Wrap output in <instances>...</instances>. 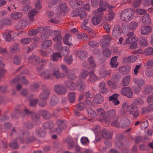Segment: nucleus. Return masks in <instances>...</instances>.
<instances>
[{
    "label": "nucleus",
    "instance_id": "f257e3e1",
    "mask_svg": "<svg viewBox=\"0 0 153 153\" xmlns=\"http://www.w3.org/2000/svg\"><path fill=\"white\" fill-rule=\"evenodd\" d=\"M39 31L43 34V36L45 38H47L51 34L55 35L57 34L53 38V40L57 41L58 43L59 46H57V48L58 50H60L62 49V43L60 41L62 40V37L60 34L59 33L58 30L53 31L49 29V27H41L38 28Z\"/></svg>",
    "mask_w": 153,
    "mask_h": 153
},
{
    "label": "nucleus",
    "instance_id": "f03ea898",
    "mask_svg": "<svg viewBox=\"0 0 153 153\" xmlns=\"http://www.w3.org/2000/svg\"><path fill=\"white\" fill-rule=\"evenodd\" d=\"M122 107V111L125 115L129 114L131 115L133 113L138 111L137 105L134 104L129 105L127 103L125 102L123 103Z\"/></svg>",
    "mask_w": 153,
    "mask_h": 153
},
{
    "label": "nucleus",
    "instance_id": "7ed1b4c3",
    "mask_svg": "<svg viewBox=\"0 0 153 153\" xmlns=\"http://www.w3.org/2000/svg\"><path fill=\"white\" fill-rule=\"evenodd\" d=\"M134 12L131 9H127L123 10L121 13L120 17L123 21L128 22L131 20L133 18Z\"/></svg>",
    "mask_w": 153,
    "mask_h": 153
},
{
    "label": "nucleus",
    "instance_id": "20e7f679",
    "mask_svg": "<svg viewBox=\"0 0 153 153\" xmlns=\"http://www.w3.org/2000/svg\"><path fill=\"white\" fill-rule=\"evenodd\" d=\"M111 9L113 7L109 5V4L105 1L101 0L100 3V7L97 10L94 11V14H97V13H102V11H105L107 8Z\"/></svg>",
    "mask_w": 153,
    "mask_h": 153
},
{
    "label": "nucleus",
    "instance_id": "39448f33",
    "mask_svg": "<svg viewBox=\"0 0 153 153\" xmlns=\"http://www.w3.org/2000/svg\"><path fill=\"white\" fill-rule=\"evenodd\" d=\"M111 39V36L109 35H103L102 39L100 41V44L102 48H104L108 47Z\"/></svg>",
    "mask_w": 153,
    "mask_h": 153
},
{
    "label": "nucleus",
    "instance_id": "423d86ee",
    "mask_svg": "<svg viewBox=\"0 0 153 153\" xmlns=\"http://www.w3.org/2000/svg\"><path fill=\"white\" fill-rule=\"evenodd\" d=\"M44 75H44V77L45 79H48L52 78L53 75H54L57 78H59L60 77L62 78L65 76L64 75L63 76L62 75H61L59 71L58 70L55 68L53 69L51 74H49V75L47 76L46 74H43L41 75L42 76Z\"/></svg>",
    "mask_w": 153,
    "mask_h": 153
},
{
    "label": "nucleus",
    "instance_id": "0eeeda50",
    "mask_svg": "<svg viewBox=\"0 0 153 153\" xmlns=\"http://www.w3.org/2000/svg\"><path fill=\"white\" fill-rule=\"evenodd\" d=\"M73 16H79L81 18L85 17L87 14L86 12L83 10L82 8L79 7L74 11L72 14Z\"/></svg>",
    "mask_w": 153,
    "mask_h": 153
},
{
    "label": "nucleus",
    "instance_id": "6e6552de",
    "mask_svg": "<svg viewBox=\"0 0 153 153\" xmlns=\"http://www.w3.org/2000/svg\"><path fill=\"white\" fill-rule=\"evenodd\" d=\"M127 36L128 37L126 40L127 44H130L133 42H135L137 41V38L134 35V32H129L127 34Z\"/></svg>",
    "mask_w": 153,
    "mask_h": 153
},
{
    "label": "nucleus",
    "instance_id": "1a4fd4ad",
    "mask_svg": "<svg viewBox=\"0 0 153 153\" xmlns=\"http://www.w3.org/2000/svg\"><path fill=\"white\" fill-rule=\"evenodd\" d=\"M121 94L128 97L131 98L132 97L133 92L131 88L129 87H123L120 91Z\"/></svg>",
    "mask_w": 153,
    "mask_h": 153
},
{
    "label": "nucleus",
    "instance_id": "9d476101",
    "mask_svg": "<svg viewBox=\"0 0 153 153\" xmlns=\"http://www.w3.org/2000/svg\"><path fill=\"white\" fill-rule=\"evenodd\" d=\"M99 14L94 16L91 19V22L94 25H98L102 21L103 14L102 13Z\"/></svg>",
    "mask_w": 153,
    "mask_h": 153
},
{
    "label": "nucleus",
    "instance_id": "9b49d317",
    "mask_svg": "<svg viewBox=\"0 0 153 153\" xmlns=\"http://www.w3.org/2000/svg\"><path fill=\"white\" fill-rule=\"evenodd\" d=\"M14 35V32L10 30H7L3 34L6 40L8 41H10L13 39Z\"/></svg>",
    "mask_w": 153,
    "mask_h": 153
},
{
    "label": "nucleus",
    "instance_id": "f8f14e48",
    "mask_svg": "<svg viewBox=\"0 0 153 153\" xmlns=\"http://www.w3.org/2000/svg\"><path fill=\"white\" fill-rule=\"evenodd\" d=\"M54 90L57 94L61 95L64 94L67 92L65 87L59 85H56L55 86Z\"/></svg>",
    "mask_w": 153,
    "mask_h": 153
},
{
    "label": "nucleus",
    "instance_id": "ddd939ff",
    "mask_svg": "<svg viewBox=\"0 0 153 153\" xmlns=\"http://www.w3.org/2000/svg\"><path fill=\"white\" fill-rule=\"evenodd\" d=\"M121 32L120 26L119 25H117L114 27L112 35L114 36L118 37L120 36Z\"/></svg>",
    "mask_w": 153,
    "mask_h": 153
},
{
    "label": "nucleus",
    "instance_id": "4468645a",
    "mask_svg": "<svg viewBox=\"0 0 153 153\" xmlns=\"http://www.w3.org/2000/svg\"><path fill=\"white\" fill-rule=\"evenodd\" d=\"M87 110L89 116L91 118H92V119H89L88 120L91 122H94L95 120L94 118H95L97 117V114L96 112L94 110L91 108H87Z\"/></svg>",
    "mask_w": 153,
    "mask_h": 153
},
{
    "label": "nucleus",
    "instance_id": "2eb2a0df",
    "mask_svg": "<svg viewBox=\"0 0 153 153\" xmlns=\"http://www.w3.org/2000/svg\"><path fill=\"white\" fill-rule=\"evenodd\" d=\"M97 113L98 115L100 117H102L103 118L101 119H97L98 120L101 122V123H106L105 119H104V116L105 113V111L102 108H99L97 110Z\"/></svg>",
    "mask_w": 153,
    "mask_h": 153
},
{
    "label": "nucleus",
    "instance_id": "dca6fc26",
    "mask_svg": "<svg viewBox=\"0 0 153 153\" xmlns=\"http://www.w3.org/2000/svg\"><path fill=\"white\" fill-rule=\"evenodd\" d=\"M137 59L136 56L131 55L127 57H124L123 59V62L124 63H131L135 62Z\"/></svg>",
    "mask_w": 153,
    "mask_h": 153
},
{
    "label": "nucleus",
    "instance_id": "f3484780",
    "mask_svg": "<svg viewBox=\"0 0 153 153\" xmlns=\"http://www.w3.org/2000/svg\"><path fill=\"white\" fill-rule=\"evenodd\" d=\"M152 30L151 27L147 26H142L141 28V33L144 35H147Z\"/></svg>",
    "mask_w": 153,
    "mask_h": 153
},
{
    "label": "nucleus",
    "instance_id": "a211bd4d",
    "mask_svg": "<svg viewBox=\"0 0 153 153\" xmlns=\"http://www.w3.org/2000/svg\"><path fill=\"white\" fill-rule=\"evenodd\" d=\"M131 68L128 66H122L119 68V71L123 74H126L129 72Z\"/></svg>",
    "mask_w": 153,
    "mask_h": 153
},
{
    "label": "nucleus",
    "instance_id": "6ab92c4d",
    "mask_svg": "<svg viewBox=\"0 0 153 153\" xmlns=\"http://www.w3.org/2000/svg\"><path fill=\"white\" fill-rule=\"evenodd\" d=\"M102 135L105 139H110L112 137V134L107 129H104L102 131Z\"/></svg>",
    "mask_w": 153,
    "mask_h": 153
},
{
    "label": "nucleus",
    "instance_id": "aec40b11",
    "mask_svg": "<svg viewBox=\"0 0 153 153\" xmlns=\"http://www.w3.org/2000/svg\"><path fill=\"white\" fill-rule=\"evenodd\" d=\"M37 10L35 9H33L30 11L28 13L29 19L31 21H33L34 20V16L37 15Z\"/></svg>",
    "mask_w": 153,
    "mask_h": 153
},
{
    "label": "nucleus",
    "instance_id": "412c9836",
    "mask_svg": "<svg viewBox=\"0 0 153 153\" xmlns=\"http://www.w3.org/2000/svg\"><path fill=\"white\" fill-rule=\"evenodd\" d=\"M142 22L145 24H149L151 22V19L149 15L146 14L142 18Z\"/></svg>",
    "mask_w": 153,
    "mask_h": 153
},
{
    "label": "nucleus",
    "instance_id": "4be33fe9",
    "mask_svg": "<svg viewBox=\"0 0 153 153\" xmlns=\"http://www.w3.org/2000/svg\"><path fill=\"white\" fill-rule=\"evenodd\" d=\"M138 25V23L135 21H132L130 22L128 26V28L129 30H135Z\"/></svg>",
    "mask_w": 153,
    "mask_h": 153
},
{
    "label": "nucleus",
    "instance_id": "5701e85b",
    "mask_svg": "<svg viewBox=\"0 0 153 153\" xmlns=\"http://www.w3.org/2000/svg\"><path fill=\"white\" fill-rule=\"evenodd\" d=\"M100 92L102 93H105L108 92V90L106 87L104 82H101L100 85Z\"/></svg>",
    "mask_w": 153,
    "mask_h": 153
},
{
    "label": "nucleus",
    "instance_id": "b1692460",
    "mask_svg": "<svg viewBox=\"0 0 153 153\" xmlns=\"http://www.w3.org/2000/svg\"><path fill=\"white\" fill-rule=\"evenodd\" d=\"M76 54L81 59L83 60L86 59V53L85 51L81 50L78 51L76 52Z\"/></svg>",
    "mask_w": 153,
    "mask_h": 153
},
{
    "label": "nucleus",
    "instance_id": "393cba45",
    "mask_svg": "<svg viewBox=\"0 0 153 153\" xmlns=\"http://www.w3.org/2000/svg\"><path fill=\"white\" fill-rule=\"evenodd\" d=\"M42 43L41 48L43 49H46L52 45V42L50 40L44 41Z\"/></svg>",
    "mask_w": 153,
    "mask_h": 153
},
{
    "label": "nucleus",
    "instance_id": "a878e982",
    "mask_svg": "<svg viewBox=\"0 0 153 153\" xmlns=\"http://www.w3.org/2000/svg\"><path fill=\"white\" fill-rule=\"evenodd\" d=\"M117 56H114L111 59L110 64L112 68H116L119 64V63L117 62Z\"/></svg>",
    "mask_w": 153,
    "mask_h": 153
},
{
    "label": "nucleus",
    "instance_id": "bb28decb",
    "mask_svg": "<svg viewBox=\"0 0 153 153\" xmlns=\"http://www.w3.org/2000/svg\"><path fill=\"white\" fill-rule=\"evenodd\" d=\"M11 17L14 20H17L22 17V15L20 13L15 12L11 14Z\"/></svg>",
    "mask_w": 153,
    "mask_h": 153
},
{
    "label": "nucleus",
    "instance_id": "cd10ccee",
    "mask_svg": "<svg viewBox=\"0 0 153 153\" xmlns=\"http://www.w3.org/2000/svg\"><path fill=\"white\" fill-rule=\"evenodd\" d=\"M130 80V76L128 75L125 76L123 78L122 82L123 86H127L129 84Z\"/></svg>",
    "mask_w": 153,
    "mask_h": 153
},
{
    "label": "nucleus",
    "instance_id": "c85d7f7f",
    "mask_svg": "<svg viewBox=\"0 0 153 153\" xmlns=\"http://www.w3.org/2000/svg\"><path fill=\"white\" fill-rule=\"evenodd\" d=\"M31 41V39L30 37L23 38L21 39L20 41L22 44L23 45H28Z\"/></svg>",
    "mask_w": 153,
    "mask_h": 153
},
{
    "label": "nucleus",
    "instance_id": "c756f323",
    "mask_svg": "<svg viewBox=\"0 0 153 153\" xmlns=\"http://www.w3.org/2000/svg\"><path fill=\"white\" fill-rule=\"evenodd\" d=\"M26 24V22L22 20L20 21L15 25V27L17 30H19L24 27Z\"/></svg>",
    "mask_w": 153,
    "mask_h": 153
},
{
    "label": "nucleus",
    "instance_id": "7c9ffc66",
    "mask_svg": "<svg viewBox=\"0 0 153 153\" xmlns=\"http://www.w3.org/2000/svg\"><path fill=\"white\" fill-rule=\"evenodd\" d=\"M77 37L79 39H82L84 41H86L88 39L87 34L85 33H81L77 34Z\"/></svg>",
    "mask_w": 153,
    "mask_h": 153
},
{
    "label": "nucleus",
    "instance_id": "2f4dec72",
    "mask_svg": "<svg viewBox=\"0 0 153 153\" xmlns=\"http://www.w3.org/2000/svg\"><path fill=\"white\" fill-rule=\"evenodd\" d=\"M56 123L58 126V128L56 129V131L58 133H60L62 131L61 127L64 125L63 121L62 120H58L56 122Z\"/></svg>",
    "mask_w": 153,
    "mask_h": 153
},
{
    "label": "nucleus",
    "instance_id": "473e14b6",
    "mask_svg": "<svg viewBox=\"0 0 153 153\" xmlns=\"http://www.w3.org/2000/svg\"><path fill=\"white\" fill-rule=\"evenodd\" d=\"M11 19L9 18L4 19L0 22L1 24L3 25H7L11 23Z\"/></svg>",
    "mask_w": 153,
    "mask_h": 153
},
{
    "label": "nucleus",
    "instance_id": "72a5a7b5",
    "mask_svg": "<svg viewBox=\"0 0 153 153\" xmlns=\"http://www.w3.org/2000/svg\"><path fill=\"white\" fill-rule=\"evenodd\" d=\"M144 53L147 56L151 55L153 54V48L148 47L144 51Z\"/></svg>",
    "mask_w": 153,
    "mask_h": 153
},
{
    "label": "nucleus",
    "instance_id": "f704fd0d",
    "mask_svg": "<svg viewBox=\"0 0 153 153\" xmlns=\"http://www.w3.org/2000/svg\"><path fill=\"white\" fill-rule=\"evenodd\" d=\"M52 60L54 61H56L62 57V56L59 53H53L51 56Z\"/></svg>",
    "mask_w": 153,
    "mask_h": 153
},
{
    "label": "nucleus",
    "instance_id": "c9c22d12",
    "mask_svg": "<svg viewBox=\"0 0 153 153\" xmlns=\"http://www.w3.org/2000/svg\"><path fill=\"white\" fill-rule=\"evenodd\" d=\"M95 98V100L98 104L101 103L104 100L102 96L99 94H96Z\"/></svg>",
    "mask_w": 153,
    "mask_h": 153
},
{
    "label": "nucleus",
    "instance_id": "e433bc0d",
    "mask_svg": "<svg viewBox=\"0 0 153 153\" xmlns=\"http://www.w3.org/2000/svg\"><path fill=\"white\" fill-rule=\"evenodd\" d=\"M49 94L48 90L44 91L40 96V97L43 99H45L48 98Z\"/></svg>",
    "mask_w": 153,
    "mask_h": 153
},
{
    "label": "nucleus",
    "instance_id": "4c0bfd02",
    "mask_svg": "<svg viewBox=\"0 0 153 153\" xmlns=\"http://www.w3.org/2000/svg\"><path fill=\"white\" fill-rule=\"evenodd\" d=\"M88 73L87 71H82L79 76L80 80L85 79L88 75Z\"/></svg>",
    "mask_w": 153,
    "mask_h": 153
},
{
    "label": "nucleus",
    "instance_id": "58836bf2",
    "mask_svg": "<svg viewBox=\"0 0 153 153\" xmlns=\"http://www.w3.org/2000/svg\"><path fill=\"white\" fill-rule=\"evenodd\" d=\"M89 76L90 81L91 82H93L97 80V77L94 74V72L93 71L90 72Z\"/></svg>",
    "mask_w": 153,
    "mask_h": 153
},
{
    "label": "nucleus",
    "instance_id": "ea45409f",
    "mask_svg": "<svg viewBox=\"0 0 153 153\" xmlns=\"http://www.w3.org/2000/svg\"><path fill=\"white\" fill-rule=\"evenodd\" d=\"M68 100L70 102H73L75 99V93L72 92L68 94Z\"/></svg>",
    "mask_w": 153,
    "mask_h": 153
},
{
    "label": "nucleus",
    "instance_id": "a19ab883",
    "mask_svg": "<svg viewBox=\"0 0 153 153\" xmlns=\"http://www.w3.org/2000/svg\"><path fill=\"white\" fill-rule=\"evenodd\" d=\"M88 61L89 63V64L92 68L95 67L96 65L94 62V58L91 56L88 59Z\"/></svg>",
    "mask_w": 153,
    "mask_h": 153
},
{
    "label": "nucleus",
    "instance_id": "79ce46f5",
    "mask_svg": "<svg viewBox=\"0 0 153 153\" xmlns=\"http://www.w3.org/2000/svg\"><path fill=\"white\" fill-rule=\"evenodd\" d=\"M86 106L83 103H79L76 105V108L79 111H82L85 108Z\"/></svg>",
    "mask_w": 153,
    "mask_h": 153
},
{
    "label": "nucleus",
    "instance_id": "37998d69",
    "mask_svg": "<svg viewBox=\"0 0 153 153\" xmlns=\"http://www.w3.org/2000/svg\"><path fill=\"white\" fill-rule=\"evenodd\" d=\"M28 62H33L39 61V59L37 56L33 55L30 57L28 58Z\"/></svg>",
    "mask_w": 153,
    "mask_h": 153
},
{
    "label": "nucleus",
    "instance_id": "c03bdc74",
    "mask_svg": "<svg viewBox=\"0 0 153 153\" xmlns=\"http://www.w3.org/2000/svg\"><path fill=\"white\" fill-rule=\"evenodd\" d=\"M134 82L137 84L138 86L143 85L145 83L144 81L141 79H135L134 80Z\"/></svg>",
    "mask_w": 153,
    "mask_h": 153
},
{
    "label": "nucleus",
    "instance_id": "a18cd8bd",
    "mask_svg": "<svg viewBox=\"0 0 153 153\" xmlns=\"http://www.w3.org/2000/svg\"><path fill=\"white\" fill-rule=\"evenodd\" d=\"M38 33V30L37 29H32L29 31L27 34L29 36H32L36 35Z\"/></svg>",
    "mask_w": 153,
    "mask_h": 153
},
{
    "label": "nucleus",
    "instance_id": "49530a36",
    "mask_svg": "<svg viewBox=\"0 0 153 153\" xmlns=\"http://www.w3.org/2000/svg\"><path fill=\"white\" fill-rule=\"evenodd\" d=\"M64 60L67 63L71 64L73 61L72 56L70 55L65 56L64 58Z\"/></svg>",
    "mask_w": 153,
    "mask_h": 153
},
{
    "label": "nucleus",
    "instance_id": "de8ad7c7",
    "mask_svg": "<svg viewBox=\"0 0 153 153\" xmlns=\"http://www.w3.org/2000/svg\"><path fill=\"white\" fill-rule=\"evenodd\" d=\"M81 28L82 29L84 30H87V32L89 33H91L92 30L89 27L86 26L85 24H82L81 26Z\"/></svg>",
    "mask_w": 153,
    "mask_h": 153
},
{
    "label": "nucleus",
    "instance_id": "09e8293b",
    "mask_svg": "<svg viewBox=\"0 0 153 153\" xmlns=\"http://www.w3.org/2000/svg\"><path fill=\"white\" fill-rule=\"evenodd\" d=\"M81 143L84 145H87L89 143V140L87 137H83L81 139Z\"/></svg>",
    "mask_w": 153,
    "mask_h": 153
},
{
    "label": "nucleus",
    "instance_id": "8fccbe9b",
    "mask_svg": "<svg viewBox=\"0 0 153 153\" xmlns=\"http://www.w3.org/2000/svg\"><path fill=\"white\" fill-rule=\"evenodd\" d=\"M20 49L19 45L17 44H16L14 48L11 49L10 51L12 53H15L19 51Z\"/></svg>",
    "mask_w": 153,
    "mask_h": 153
},
{
    "label": "nucleus",
    "instance_id": "3c124183",
    "mask_svg": "<svg viewBox=\"0 0 153 153\" xmlns=\"http://www.w3.org/2000/svg\"><path fill=\"white\" fill-rule=\"evenodd\" d=\"M61 11L64 13L66 12L68 10V8L65 3H62L60 6Z\"/></svg>",
    "mask_w": 153,
    "mask_h": 153
},
{
    "label": "nucleus",
    "instance_id": "603ef678",
    "mask_svg": "<svg viewBox=\"0 0 153 153\" xmlns=\"http://www.w3.org/2000/svg\"><path fill=\"white\" fill-rule=\"evenodd\" d=\"M146 74L148 76H153V70L150 68H148L146 71Z\"/></svg>",
    "mask_w": 153,
    "mask_h": 153
},
{
    "label": "nucleus",
    "instance_id": "864d4df0",
    "mask_svg": "<svg viewBox=\"0 0 153 153\" xmlns=\"http://www.w3.org/2000/svg\"><path fill=\"white\" fill-rule=\"evenodd\" d=\"M119 96V95L117 93L114 94L112 95L109 97V100L110 101H113L117 99V97Z\"/></svg>",
    "mask_w": 153,
    "mask_h": 153
},
{
    "label": "nucleus",
    "instance_id": "5fc2aeb1",
    "mask_svg": "<svg viewBox=\"0 0 153 153\" xmlns=\"http://www.w3.org/2000/svg\"><path fill=\"white\" fill-rule=\"evenodd\" d=\"M114 16V13L112 11H109L108 16L107 18V20L110 21L112 20Z\"/></svg>",
    "mask_w": 153,
    "mask_h": 153
},
{
    "label": "nucleus",
    "instance_id": "6e6d98bb",
    "mask_svg": "<svg viewBox=\"0 0 153 153\" xmlns=\"http://www.w3.org/2000/svg\"><path fill=\"white\" fill-rule=\"evenodd\" d=\"M103 54L106 57L109 58L110 56L111 53L109 50L108 49H107L104 51Z\"/></svg>",
    "mask_w": 153,
    "mask_h": 153
},
{
    "label": "nucleus",
    "instance_id": "4d7b16f0",
    "mask_svg": "<svg viewBox=\"0 0 153 153\" xmlns=\"http://www.w3.org/2000/svg\"><path fill=\"white\" fill-rule=\"evenodd\" d=\"M103 27L107 33H109L110 29L111 28V25L110 24H105L104 25Z\"/></svg>",
    "mask_w": 153,
    "mask_h": 153
},
{
    "label": "nucleus",
    "instance_id": "13d9d810",
    "mask_svg": "<svg viewBox=\"0 0 153 153\" xmlns=\"http://www.w3.org/2000/svg\"><path fill=\"white\" fill-rule=\"evenodd\" d=\"M108 84L109 86L112 88L115 89L117 87V85L115 83H113L111 81H109L108 82Z\"/></svg>",
    "mask_w": 153,
    "mask_h": 153
},
{
    "label": "nucleus",
    "instance_id": "bf43d9fd",
    "mask_svg": "<svg viewBox=\"0 0 153 153\" xmlns=\"http://www.w3.org/2000/svg\"><path fill=\"white\" fill-rule=\"evenodd\" d=\"M152 87L151 86H148L145 89L144 93L146 94H149L152 92Z\"/></svg>",
    "mask_w": 153,
    "mask_h": 153
},
{
    "label": "nucleus",
    "instance_id": "052dcab7",
    "mask_svg": "<svg viewBox=\"0 0 153 153\" xmlns=\"http://www.w3.org/2000/svg\"><path fill=\"white\" fill-rule=\"evenodd\" d=\"M148 126V121H145L141 124V127L142 129H144L147 128Z\"/></svg>",
    "mask_w": 153,
    "mask_h": 153
},
{
    "label": "nucleus",
    "instance_id": "680f3d73",
    "mask_svg": "<svg viewBox=\"0 0 153 153\" xmlns=\"http://www.w3.org/2000/svg\"><path fill=\"white\" fill-rule=\"evenodd\" d=\"M136 11L138 14L142 15L146 13V11L145 10L141 9H136Z\"/></svg>",
    "mask_w": 153,
    "mask_h": 153
},
{
    "label": "nucleus",
    "instance_id": "e2e57ef3",
    "mask_svg": "<svg viewBox=\"0 0 153 153\" xmlns=\"http://www.w3.org/2000/svg\"><path fill=\"white\" fill-rule=\"evenodd\" d=\"M58 101L57 98L56 97H54L51 100L50 104L51 105L53 106L56 105Z\"/></svg>",
    "mask_w": 153,
    "mask_h": 153
},
{
    "label": "nucleus",
    "instance_id": "0e129e2a",
    "mask_svg": "<svg viewBox=\"0 0 153 153\" xmlns=\"http://www.w3.org/2000/svg\"><path fill=\"white\" fill-rule=\"evenodd\" d=\"M100 0H91V5L94 7H96L98 6Z\"/></svg>",
    "mask_w": 153,
    "mask_h": 153
},
{
    "label": "nucleus",
    "instance_id": "69168bd1",
    "mask_svg": "<svg viewBox=\"0 0 153 153\" xmlns=\"http://www.w3.org/2000/svg\"><path fill=\"white\" fill-rule=\"evenodd\" d=\"M146 66L149 68L153 67V59L148 60L147 62Z\"/></svg>",
    "mask_w": 153,
    "mask_h": 153
},
{
    "label": "nucleus",
    "instance_id": "338daca9",
    "mask_svg": "<svg viewBox=\"0 0 153 153\" xmlns=\"http://www.w3.org/2000/svg\"><path fill=\"white\" fill-rule=\"evenodd\" d=\"M64 142L65 143H70L72 142L73 140L70 137H68L65 139Z\"/></svg>",
    "mask_w": 153,
    "mask_h": 153
},
{
    "label": "nucleus",
    "instance_id": "774afa93",
    "mask_svg": "<svg viewBox=\"0 0 153 153\" xmlns=\"http://www.w3.org/2000/svg\"><path fill=\"white\" fill-rule=\"evenodd\" d=\"M141 44L143 46H147L148 45V42L147 40L145 39H142L140 40Z\"/></svg>",
    "mask_w": 153,
    "mask_h": 153
}]
</instances>
